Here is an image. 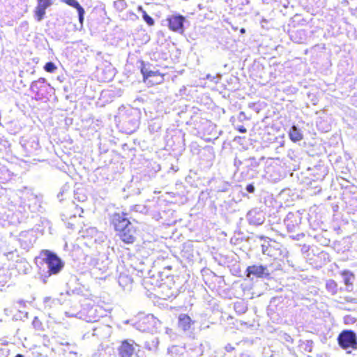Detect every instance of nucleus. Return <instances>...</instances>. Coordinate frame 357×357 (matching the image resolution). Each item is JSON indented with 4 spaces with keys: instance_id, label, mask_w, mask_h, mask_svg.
Instances as JSON below:
<instances>
[{
    "instance_id": "obj_1",
    "label": "nucleus",
    "mask_w": 357,
    "mask_h": 357,
    "mask_svg": "<svg viewBox=\"0 0 357 357\" xmlns=\"http://www.w3.org/2000/svg\"><path fill=\"white\" fill-rule=\"evenodd\" d=\"M112 222L120 238L126 243H133L136 239V229L124 214L115 213Z\"/></svg>"
},
{
    "instance_id": "obj_2",
    "label": "nucleus",
    "mask_w": 357,
    "mask_h": 357,
    "mask_svg": "<svg viewBox=\"0 0 357 357\" xmlns=\"http://www.w3.org/2000/svg\"><path fill=\"white\" fill-rule=\"evenodd\" d=\"M40 257L43 261L47 265L48 273L51 274L59 273L63 267V262L54 252L43 250L40 252Z\"/></svg>"
},
{
    "instance_id": "obj_3",
    "label": "nucleus",
    "mask_w": 357,
    "mask_h": 357,
    "mask_svg": "<svg viewBox=\"0 0 357 357\" xmlns=\"http://www.w3.org/2000/svg\"><path fill=\"white\" fill-rule=\"evenodd\" d=\"M338 343L344 349L349 348L356 349L357 341L356 333L351 331H344L339 335Z\"/></svg>"
},
{
    "instance_id": "obj_4",
    "label": "nucleus",
    "mask_w": 357,
    "mask_h": 357,
    "mask_svg": "<svg viewBox=\"0 0 357 357\" xmlns=\"http://www.w3.org/2000/svg\"><path fill=\"white\" fill-rule=\"evenodd\" d=\"M139 346L133 341H124L119 348L121 357H139L137 354Z\"/></svg>"
},
{
    "instance_id": "obj_5",
    "label": "nucleus",
    "mask_w": 357,
    "mask_h": 357,
    "mask_svg": "<svg viewBox=\"0 0 357 357\" xmlns=\"http://www.w3.org/2000/svg\"><path fill=\"white\" fill-rule=\"evenodd\" d=\"M185 21V17L182 15H172L168 18L169 27L173 31L178 32L179 33H182L184 31L183 29V22Z\"/></svg>"
},
{
    "instance_id": "obj_6",
    "label": "nucleus",
    "mask_w": 357,
    "mask_h": 357,
    "mask_svg": "<svg viewBox=\"0 0 357 357\" xmlns=\"http://www.w3.org/2000/svg\"><path fill=\"white\" fill-rule=\"evenodd\" d=\"M169 354L174 357H197L192 352L186 351L184 347L172 346L169 349Z\"/></svg>"
},
{
    "instance_id": "obj_7",
    "label": "nucleus",
    "mask_w": 357,
    "mask_h": 357,
    "mask_svg": "<svg viewBox=\"0 0 357 357\" xmlns=\"http://www.w3.org/2000/svg\"><path fill=\"white\" fill-rule=\"evenodd\" d=\"M64 1L70 6L75 8L78 13L79 22L80 28L83 26L84 15L85 13L84 9L80 6L77 0H64Z\"/></svg>"
},
{
    "instance_id": "obj_8",
    "label": "nucleus",
    "mask_w": 357,
    "mask_h": 357,
    "mask_svg": "<svg viewBox=\"0 0 357 357\" xmlns=\"http://www.w3.org/2000/svg\"><path fill=\"white\" fill-rule=\"evenodd\" d=\"M52 3L47 1H38V5L36 9V17L38 21H41L45 14V10L50 6Z\"/></svg>"
},
{
    "instance_id": "obj_9",
    "label": "nucleus",
    "mask_w": 357,
    "mask_h": 357,
    "mask_svg": "<svg viewBox=\"0 0 357 357\" xmlns=\"http://www.w3.org/2000/svg\"><path fill=\"white\" fill-rule=\"evenodd\" d=\"M248 275H254L257 277H261L266 271V268L263 266H249L247 269Z\"/></svg>"
},
{
    "instance_id": "obj_10",
    "label": "nucleus",
    "mask_w": 357,
    "mask_h": 357,
    "mask_svg": "<svg viewBox=\"0 0 357 357\" xmlns=\"http://www.w3.org/2000/svg\"><path fill=\"white\" fill-rule=\"evenodd\" d=\"M291 141L296 142L303 139V134L295 126H292L289 133Z\"/></svg>"
},
{
    "instance_id": "obj_11",
    "label": "nucleus",
    "mask_w": 357,
    "mask_h": 357,
    "mask_svg": "<svg viewBox=\"0 0 357 357\" xmlns=\"http://www.w3.org/2000/svg\"><path fill=\"white\" fill-rule=\"evenodd\" d=\"M191 325V319L185 314H181L179 317L178 326L183 331H187Z\"/></svg>"
},
{
    "instance_id": "obj_12",
    "label": "nucleus",
    "mask_w": 357,
    "mask_h": 357,
    "mask_svg": "<svg viewBox=\"0 0 357 357\" xmlns=\"http://www.w3.org/2000/svg\"><path fill=\"white\" fill-rule=\"evenodd\" d=\"M342 275L343 278L344 282L347 286L352 285V282L353 280L354 279V275L352 273L348 271H344L342 272Z\"/></svg>"
},
{
    "instance_id": "obj_13",
    "label": "nucleus",
    "mask_w": 357,
    "mask_h": 357,
    "mask_svg": "<svg viewBox=\"0 0 357 357\" xmlns=\"http://www.w3.org/2000/svg\"><path fill=\"white\" fill-rule=\"evenodd\" d=\"M137 10L142 13V18L144 20L149 24V25H153L154 24V20L152 17H151L145 10H144L142 6H138Z\"/></svg>"
},
{
    "instance_id": "obj_14",
    "label": "nucleus",
    "mask_w": 357,
    "mask_h": 357,
    "mask_svg": "<svg viewBox=\"0 0 357 357\" xmlns=\"http://www.w3.org/2000/svg\"><path fill=\"white\" fill-rule=\"evenodd\" d=\"M132 279L127 275H121L119 278V283L121 286L126 287L132 283Z\"/></svg>"
},
{
    "instance_id": "obj_15",
    "label": "nucleus",
    "mask_w": 357,
    "mask_h": 357,
    "mask_svg": "<svg viewBox=\"0 0 357 357\" xmlns=\"http://www.w3.org/2000/svg\"><path fill=\"white\" fill-rule=\"evenodd\" d=\"M44 69L48 73H53L56 69V66L54 63L48 62L45 65Z\"/></svg>"
},
{
    "instance_id": "obj_16",
    "label": "nucleus",
    "mask_w": 357,
    "mask_h": 357,
    "mask_svg": "<svg viewBox=\"0 0 357 357\" xmlns=\"http://www.w3.org/2000/svg\"><path fill=\"white\" fill-rule=\"evenodd\" d=\"M246 190H247L248 192H249L250 193H252L255 191V187H254L253 185L249 184V185H247Z\"/></svg>"
},
{
    "instance_id": "obj_17",
    "label": "nucleus",
    "mask_w": 357,
    "mask_h": 357,
    "mask_svg": "<svg viewBox=\"0 0 357 357\" xmlns=\"http://www.w3.org/2000/svg\"><path fill=\"white\" fill-rule=\"evenodd\" d=\"M142 73L143 75V77H144V79H147V77L146 76V74H148L149 73V71L147 69H146L145 68H142Z\"/></svg>"
},
{
    "instance_id": "obj_18",
    "label": "nucleus",
    "mask_w": 357,
    "mask_h": 357,
    "mask_svg": "<svg viewBox=\"0 0 357 357\" xmlns=\"http://www.w3.org/2000/svg\"><path fill=\"white\" fill-rule=\"evenodd\" d=\"M155 75H156V72L152 71V70H149V73L146 74V76L147 77V79H148L149 77L155 76Z\"/></svg>"
},
{
    "instance_id": "obj_19",
    "label": "nucleus",
    "mask_w": 357,
    "mask_h": 357,
    "mask_svg": "<svg viewBox=\"0 0 357 357\" xmlns=\"http://www.w3.org/2000/svg\"><path fill=\"white\" fill-rule=\"evenodd\" d=\"M163 296H164V298H163L164 299H167V298H170L173 296H175L173 293L166 294H164Z\"/></svg>"
},
{
    "instance_id": "obj_20",
    "label": "nucleus",
    "mask_w": 357,
    "mask_h": 357,
    "mask_svg": "<svg viewBox=\"0 0 357 357\" xmlns=\"http://www.w3.org/2000/svg\"><path fill=\"white\" fill-rule=\"evenodd\" d=\"M268 247L265 245H261V250L264 254H266L267 252Z\"/></svg>"
},
{
    "instance_id": "obj_21",
    "label": "nucleus",
    "mask_w": 357,
    "mask_h": 357,
    "mask_svg": "<svg viewBox=\"0 0 357 357\" xmlns=\"http://www.w3.org/2000/svg\"><path fill=\"white\" fill-rule=\"evenodd\" d=\"M225 349L227 351H231L234 349V347H232L230 344H229L225 347Z\"/></svg>"
},
{
    "instance_id": "obj_22",
    "label": "nucleus",
    "mask_w": 357,
    "mask_h": 357,
    "mask_svg": "<svg viewBox=\"0 0 357 357\" xmlns=\"http://www.w3.org/2000/svg\"><path fill=\"white\" fill-rule=\"evenodd\" d=\"M239 131H240L241 132H242V133H244V132H246V129H245V128H241L239 129Z\"/></svg>"
},
{
    "instance_id": "obj_23",
    "label": "nucleus",
    "mask_w": 357,
    "mask_h": 357,
    "mask_svg": "<svg viewBox=\"0 0 357 357\" xmlns=\"http://www.w3.org/2000/svg\"><path fill=\"white\" fill-rule=\"evenodd\" d=\"M15 357H24V356L22 354H17Z\"/></svg>"
},
{
    "instance_id": "obj_24",
    "label": "nucleus",
    "mask_w": 357,
    "mask_h": 357,
    "mask_svg": "<svg viewBox=\"0 0 357 357\" xmlns=\"http://www.w3.org/2000/svg\"><path fill=\"white\" fill-rule=\"evenodd\" d=\"M35 84H36V82H33L31 84V87H33Z\"/></svg>"
},
{
    "instance_id": "obj_25",
    "label": "nucleus",
    "mask_w": 357,
    "mask_h": 357,
    "mask_svg": "<svg viewBox=\"0 0 357 357\" xmlns=\"http://www.w3.org/2000/svg\"><path fill=\"white\" fill-rule=\"evenodd\" d=\"M241 33H244L245 32V29H241Z\"/></svg>"
},
{
    "instance_id": "obj_26",
    "label": "nucleus",
    "mask_w": 357,
    "mask_h": 357,
    "mask_svg": "<svg viewBox=\"0 0 357 357\" xmlns=\"http://www.w3.org/2000/svg\"><path fill=\"white\" fill-rule=\"evenodd\" d=\"M80 211L82 213L83 212V209L82 208H80Z\"/></svg>"
},
{
    "instance_id": "obj_27",
    "label": "nucleus",
    "mask_w": 357,
    "mask_h": 357,
    "mask_svg": "<svg viewBox=\"0 0 357 357\" xmlns=\"http://www.w3.org/2000/svg\"><path fill=\"white\" fill-rule=\"evenodd\" d=\"M5 312L7 313L8 312V310H7V309H5Z\"/></svg>"
},
{
    "instance_id": "obj_28",
    "label": "nucleus",
    "mask_w": 357,
    "mask_h": 357,
    "mask_svg": "<svg viewBox=\"0 0 357 357\" xmlns=\"http://www.w3.org/2000/svg\"><path fill=\"white\" fill-rule=\"evenodd\" d=\"M5 312L7 313L8 312V310H7V309H5Z\"/></svg>"
},
{
    "instance_id": "obj_29",
    "label": "nucleus",
    "mask_w": 357,
    "mask_h": 357,
    "mask_svg": "<svg viewBox=\"0 0 357 357\" xmlns=\"http://www.w3.org/2000/svg\"><path fill=\"white\" fill-rule=\"evenodd\" d=\"M162 289H166L167 287H162Z\"/></svg>"
}]
</instances>
